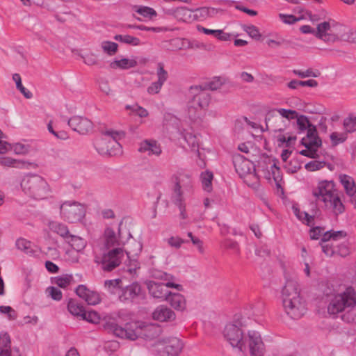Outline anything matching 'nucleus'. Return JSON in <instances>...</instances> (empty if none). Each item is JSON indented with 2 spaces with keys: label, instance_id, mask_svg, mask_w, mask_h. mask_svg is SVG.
<instances>
[{
  "label": "nucleus",
  "instance_id": "57",
  "mask_svg": "<svg viewBox=\"0 0 356 356\" xmlns=\"http://www.w3.org/2000/svg\"><path fill=\"white\" fill-rule=\"evenodd\" d=\"M83 62L88 65H94L97 64V58L92 54H86L83 56Z\"/></svg>",
  "mask_w": 356,
  "mask_h": 356
},
{
  "label": "nucleus",
  "instance_id": "32",
  "mask_svg": "<svg viewBox=\"0 0 356 356\" xmlns=\"http://www.w3.org/2000/svg\"><path fill=\"white\" fill-rule=\"evenodd\" d=\"M66 242L77 252H80L83 250L86 245V241L83 238L72 234L69 237Z\"/></svg>",
  "mask_w": 356,
  "mask_h": 356
},
{
  "label": "nucleus",
  "instance_id": "30",
  "mask_svg": "<svg viewBox=\"0 0 356 356\" xmlns=\"http://www.w3.org/2000/svg\"><path fill=\"white\" fill-rule=\"evenodd\" d=\"M331 29V24L330 22H324L318 24L317 31L316 32V36L324 41H329L330 35L327 33Z\"/></svg>",
  "mask_w": 356,
  "mask_h": 356
},
{
  "label": "nucleus",
  "instance_id": "48",
  "mask_svg": "<svg viewBox=\"0 0 356 356\" xmlns=\"http://www.w3.org/2000/svg\"><path fill=\"white\" fill-rule=\"evenodd\" d=\"M293 73L300 78L317 77L318 76V73L314 72L312 69H307L305 71L293 70Z\"/></svg>",
  "mask_w": 356,
  "mask_h": 356
},
{
  "label": "nucleus",
  "instance_id": "10",
  "mask_svg": "<svg viewBox=\"0 0 356 356\" xmlns=\"http://www.w3.org/2000/svg\"><path fill=\"white\" fill-rule=\"evenodd\" d=\"M233 164L236 172L241 177L253 178L255 181L252 184V186L257 184L258 177L255 173V168L253 163L245 159L240 154L233 155Z\"/></svg>",
  "mask_w": 356,
  "mask_h": 356
},
{
  "label": "nucleus",
  "instance_id": "26",
  "mask_svg": "<svg viewBox=\"0 0 356 356\" xmlns=\"http://www.w3.org/2000/svg\"><path fill=\"white\" fill-rule=\"evenodd\" d=\"M67 307L71 314L79 318L80 319L82 318V313H84L86 310L82 303L73 298L69 299Z\"/></svg>",
  "mask_w": 356,
  "mask_h": 356
},
{
  "label": "nucleus",
  "instance_id": "12",
  "mask_svg": "<svg viewBox=\"0 0 356 356\" xmlns=\"http://www.w3.org/2000/svg\"><path fill=\"white\" fill-rule=\"evenodd\" d=\"M124 256V251L120 248H115L104 253L100 262L102 269L104 272H111L120 266Z\"/></svg>",
  "mask_w": 356,
  "mask_h": 356
},
{
  "label": "nucleus",
  "instance_id": "7",
  "mask_svg": "<svg viewBox=\"0 0 356 356\" xmlns=\"http://www.w3.org/2000/svg\"><path fill=\"white\" fill-rule=\"evenodd\" d=\"M189 91L193 97L188 102V114L190 118L195 119L199 118V111L207 109L210 103L211 97L206 90L202 89V86H192Z\"/></svg>",
  "mask_w": 356,
  "mask_h": 356
},
{
  "label": "nucleus",
  "instance_id": "60",
  "mask_svg": "<svg viewBox=\"0 0 356 356\" xmlns=\"http://www.w3.org/2000/svg\"><path fill=\"white\" fill-rule=\"evenodd\" d=\"M224 245L226 248L232 249L234 251H235L236 252H239L238 244L236 241H234L232 240H226L225 241Z\"/></svg>",
  "mask_w": 356,
  "mask_h": 356
},
{
  "label": "nucleus",
  "instance_id": "62",
  "mask_svg": "<svg viewBox=\"0 0 356 356\" xmlns=\"http://www.w3.org/2000/svg\"><path fill=\"white\" fill-rule=\"evenodd\" d=\"M14 152L17 154H25L28 152V147L21 143H16L13 147Z\"/></svg>",
  "mask_w": 356,
  "mask_h": 356
},
{
  "label": "nucleus",
  "instance_id": "37",
  "mask_svg": "<svg viewBox=\"0 0 356 356\" xmlns=\"http://www.w3.org/2000/svg\"><path fill=\"white\" fill-rule=\"evenodd\" d=\"M13 79L16 83V88L20 91V92L26 99H31L33 97V94L31 91L27 90L22 83V79L19 74L15 73L13 75Z\"/></svg>",
  "mask_w": 356,
  "mask_h": 356
},
{
  "label": "nucleus",
  "instance_id": "38",
  "mask_svg": "<svg viewBox=\"0 0 356 356\" xmlns=\"http://www.w3.org/2000/svg\"><path fill=\"white\" fill-rule=\"evenodd\" d=\"M114 39L117 41L133 46H138L140 44V40L139 38L129 35H115L114 36Z\"/></svg>",
  "mask_w": 356,
  "mask_h": 356
},
{
  "label": "nucleus",
  "instance_id": "43",
  "mask_svg": "<svg viewBox=\"0 0 356 356\" xmlns=\"http://www.w3.org/2000/svg\"><path fill=\"white\" fill-rule=\"evenodd\" d=\"M271 171H272V175L273 177V179L275 182V184L277 187L279 188H280L282 191L283 190L281 187L280 181H282V176H281V172L280 168L277 166L275 163H273V165L271 166Z\"/></svg>",
  "mask_w": 356,
  "mask_h": 356
},
{
  "label": "nucleus",
  "instance_id": "6",
  "mask_svg": "<svg viewBox=\"0 0 356 356\" xmlns=\"http://www.w3.org/2000/svg\"><path fill=\"white\" fill-rule=\"evenodd\" d=\"M21 187L26 195L38 200L45 199L50 193L47 181L36 174L25 175L21 181Z\"/></svg>",
  "mask_w": 356,
  "mask_h": 356
},
{
  "label": "nucleus",
  "instance_id": "52",
  "mask_svg": "<svg viewBox=\"0 0 356 356\" xmlns=\"http://www.w3.org/2000/svg\"><path fill=\"white\" fill-rule=\"evenodd\" d=\"M221 86L222 83L219 79H217L206 83L204 86H202V89L206 90L207 92L208 90H216L220 88Z\"/></svg>",
  "mask_w": 356,
  "mask_h": 356
},
{
  "label": "nucleus",
  "instance_id": "42",
  "mask_svg": "<svg viewBox=\"0 0 356 356\" xmlns=\"http://www.w3.org/2000/svg\"><path fill=\"white\" fill-rule=\"evenodd\" d=\"M343 125L346 132L353 133L356 131V116L349 115L345 118Z\"/></svg>",
  "mask_w": 356,
  "mask_h": 356
},
{
  "label": "nucleus",
  "instance_id": "20",
  "mask_svg": "<svg viewBox=\"0 0 356 356\" xmlns=\"http://www.w3.org/2000/svg\"><path fill=\"white\" fill-rule=\"evenodd\" d=\"M183 348V343L177 337H170L164 340L163 353L167 356H178Z\"/></svg>",
  "mask_w": 356,
  "mask_h": 356
},
{
  "label": "nucleus",
  "instance_id": "41",
  "mask_svg": "<svg viewBox=\"0 0 356 356\" xmlns=\"http://www.w3.org/2000/svg\"><path fill=\"white\" fill-rule=\"evenodd\" d=\"M82 318H81V320H84L92 323H98L101 318L100 315L93 310H85L84 313H82Z\"/></svg>",
  "mask_w": 356,
  "mask_h": 356
},
{
  "label": "nucleus",
  "instance_id": "15",
  "mask_svg": "<svg viewBox=\"0 0 356 356\" xmlns=\"http://www.w3.org/2000/svg\"><path fill=\"white\" fill-rule=\"evenodd\" d=\"M68 125L80 134H86L93 128V124L89 119L81 116H73L70 118Z\"/></svg>",
  "mask_w": 356,
  "mask_h": 356
},
{
  "label": "nucleus",
  "instance_id": "5",
  "mask_svg": "<svg viewBox=\"0 0 356 356\" xmlns=\"http://www.w3.org/2000/svg\"><path fill=\"white\" fill-rule=\"evenodd\" d=\"M102 137L95 140L94 145L99 154L114 156L122 153V147L118 142L125 136L123 131L113 129L101 131Z\"/></svg>",
  "mask_w": 356,
  "mask_h": 356
},
{
  "label": "nucleus",
  "instance_id": "13",
  "mask_svg": "<svg viewBox=\"0 0 356 356\" xmlns=\"http://www.w3.org/2000/svg\"><path fill=\"white\" fill-rule=\"evenodd\" d=\"M312 132L310 131L309 136H306L301 140V144L307 149H302L300 154L302 156L315 159L318 156L317 149L322 145V140L319 137L311 138Z\"/></svg>",
  "mask_w": 356,
  "mask_h": 356
},
{
  "label": "nucleus",
  "instance_id": "22",
  "mask_svg": "<svg viewBox=\"0 0 356 356\" xmlns=\"http://www.w3.org/2000/svg\"><path fill=\"white\" fill-rule=\"evenodd\" d=\"M296 118L297 119V125L300 131H307V136H309L311 131L312 132L311 138L318 137L316 126L309 122L307 116L301 115L300 116L298 115Z\"/></svg>",
  "mask_w": 356,
  "mask_h": 356
},
{
  "label": "nucleus",
  "instance_id": "18",
  "mask_svg": "<svg viewBox=\"0 0 356 356\" xmlns=\"http://www.w3.org/2000/svg\"><path fill=\"white\" fill-rule=\"evenodd\" d=\"M175 186L172 198H183L182 188L188 189L192 187L191 177L187 174L179 173L175 176Z\"/></svg>",
  "mask_w": 356,
  "mask_h": 356
},
{
  "label": "nucleus",
  "instance_id": "33",
  "mask_svg": "<svg viewBox=\"0 0 356 356\" xmlns=\"http://www.w3.org/2000/svg\"><path fill=\"white\" fill-rule=\"evenodd\" d=\"M293 212L297 218L305 223L307 226L313 227L314 223V216L309 215L305 211H301L298 207H293Z\"/></svg>",
  "mask_w": 356,
  "mask_h": 356
},
{
  "label": "nucleus",
  "instance_id": "55",
  "mask_svg": "<svg viewBox=\"0 0 356 356\" xmlns=\"http://www.w3.org/2000/svg\"><path fill=\"white\" fill-rule=\"evenodd\" d=\"M324 232V229L321 228V227H312L310 229V238L312 240H316L318 239L320 236L322 235L323 232Z\"/></svg>",
  "mask_w": 356,
  "mask_h": 356
},
{
  "label": "nucleus",
  "instance_id": "31",
  "mask_svg": "<svg viewBox=\"0 0 356 356\" xmlns=\"http://www.w3.org/2000/svg\"><path fill=\"white\" fill-rule=\"evenodd\" d=\"M218 10L214 8L201 7L194 10L196 17L205 19L208 17H212L218 13Z\"/></svg>",
  "mask_w": 356,
  "mask_h": 356
},
{
  "label": "nucleus",
  "instance_id": "56",
  "mask_svg": "<svg viewBox=\"0 0 356 356\" xmlns=\"http://www.w3.org/2000/svg\"><path fill=\"white\" fill-rule=\"evenodd\" d=\"M215 38L220 41H229L231 40L232 35L224 32L223 30L218 29Z\"/></svg>",
  "mask_w": 356,
  "mask_h": 356
},
{
  "label": "nucleus",
  "instance_id": "28",
  "mask_svg": "<svg viewBox=\"0 0 356 356\" xmlns=\"http://www.w3.org/2000/svg\"><path fill=\"white\" fill-rule=\"evenodd\" d=\"M340 180L346 193L350 196H353L356 188L353 179L346 175H343L340 176Z\"/></svg>",
  "mask_w": 356,
  "mask_h": 356
},
{
  "label": "nucleus",
  "instance_id": "54",
  "mask_svg": "<svg viewBox=\"0 0 356 356\" xmlns=\"http://www.w3.org/2000/svg\"><path fill=\"white\" fill-rule=\"evenodd\" d=\"M280 18L284 23L288 24H293L300 20V18H297L293 15L280 14Z\"/></svg>",
  "mask_w": 356,
  "mask_h": 356
},
{
  "label": "nucleus",
  "instance_id": "34",
  "mask_svg": "<svg viewBox=\"0 0 356 356\" xmlns=\"http://www.w3.org/2000/svg\"><path fill=\"white\" fill-rule=\"evenodd\" d=\"M105 245L109 249L112 247L119 245V241L116 238L115 233L111 228H107L104 232Z\"/></svg>",
  "mask_w": 356,
  "mask_h": 356
},
{
  "label": "nucleus",
  "instance_id": "61",
  "mask_svg": "<svg viewBox=\"0 0 356 356\" xmlns=\"http://www.w3.org/2000/svg\"><path fill=\"white\" fill-rule=\"evenodd\" d=\"M153 277H154L156 278L161 279V280H163L165 281H168L172 278V276L171 275L168 274L164 272H161V271H155L153 273Z\"/></svg>",
  "mask_w": 356,
  "mask_h": 356
},
{
  "label": "nucleus",
  "instance_id": "24",
  "mask_svg": "<svg viewBox=\"0 0 356 356\" xmlns=\"http://www.w3.org/2000/svg\"><path fill=\"white\" fill-rule=\"evenodd\" d=\"M11 340L10 335L6 332L0 333V356H11Z\"/></svg>",
  "mask_w": 356,
  "mask_h": 356
},
{
  "label": "nucleus",
  "instance_id": "64",
  "mask_svg": "<svg viewBox=\"0 0 356 356\" xmlns=\"http://www.w3.org/2000/svg\"><path fill=\"white\" fill-rule=\"evenodd\" d=\"M184 241L179 237H170L168 239V243L172 247L179 248Z\"/></svg>",
  "mask_w": 356,
  "mask_h": 356
},
{
  "label": "nucleus",
  "instance_id": "59",
  "mask_svg": "<svg viewBox=\"0 0 356 356\" xmlns=\"http://www.w3.org/2000/svg\"><path fill=\"white\" fill-rule=\"evenodd\" d=\"M321 247L323 252L327 256L331 257L334 252L332 244L321 243Z\"/></svg>",
  "mask_w": 356,
  "mask_h": 356
},
{
  "label": "nucleus",
  "instance_id": "35",
  "mask_svg": "<svg viewBox=\"0 0 356 356\" xmlns=\"http://www.w3.org/2000/svg\"><path fill=\"white\" fill-rule=\"evenodd\" d=\"M134 10L143 17L149 19L157 16V13L155 10L148 6H135Z\"/></svg>",
  "mask_w": 356,
  "mask_h": 356
},
{
  "label": "nucleus",
  "instance_id": "2",
  "mask_svg": "<svg viewBox=\"0 0 356 356\" xmlns=\"http://www.w3.org/2000/svg\"><path fill=\"white\" fill-rule=\"evenodd\" d=\"M282 299L284 311L291 318L299 319L306 313V302L300 296L296 280H286L282 291Z\"/></svg>",
  "mask_w": 356,
  "mask_h": 356
},
{
  "label": "nucleus",
  "instance_id": "63",
  "mask_svg": "<svg viewBox=\"0 0 356 356\" xmlns=\"http://www.w3.org/2000/svg\"><path fill=\"white\" fill-rule=\"evenodd\" d=\"M45 267L47 270L51 273H58L59 270L58 266L51 261H47L45 262Z\"/></svg>",
  "mask_w": 356,
  "mask_h": 356
},
{
  "label": "nucleus",
  "instance_id": "53",
  "mask_svg": "<svg viewBox=\"0 0 356 356\" xmlns=\"http://www.w3.org/2000/svg\"><path fill=\"white\" fill-rule=\"evenodd\" d=\"M48 130L50 133H51L56 138L62 140H65L67 138V134L64 131H54L53 127L51 125V122H49L47 125Z\"/></svg>",
  "mask_w": 356,
  "mask_h": 356
},
{
  "label": "nucleus",
  "instance_id": "44",
  "mask_svg": "<svg viewBox=\"0 0 356 356\" xmlns=\"http://www.w3.org/2000/svg\"><path fill=\"white\" fill-rule=\"evenodd\" d=\"M325 165V161H312L305 164V168L308 171H316L324 168Z\"/></svg>",
  "mask_w": 356,
  "mask_h": 356
},
{
  "label": "nucleus",
  "instance_id": "49",
  "mask_svg": "<svg viewBox=\"0 0 356 356\" xmlns=\"http://www.w3.org/2000/svg\"><path fill=\"white\" fill-rule=\"evenodd\" d=\"M244 31L252 38L259 40L261 34L257 27L253 25L246 26L244 28Z\"/></svg>",
  "mask_w": 356,
  "mask_h": 356
},
{
  "label": "nucleus",
  "instance_id": "27",
  "mask_svg": "<svg viewBox=\"0 0 356 356\" xmlns=\"http://www.w3.org/2000/svg\"><path fill=\"white\" fill-rule=\"evenodd\" d=\"M52 282L60 288L65 289L68 286L74 284L76 283V281L72 275L64 274L60 276L55 277Z\"/></svg>",
  "mask_w": 356,
  "mask_h": 356
},
{
  "label": "nucleus",
  "instance_id": "16",
  "mask_svg": "<svg viewBox=\"0 0 356 356\" xmlns=\"http://www.w3.org/2000/svg\"><path fill=\"white\" fill-rule=\"evenodd\" d=\"M141 286L138 282H133L121 290L119 300L122 302H131L141 296Z\"/></svg>",
  "mask_w": 356,
  "mask_h": 356
},
{
  "label": "nucleus",
  "instance_id": "36",
  "mask_svg": "<svg viewBox=\"0 0 356 356\" xmlns=\"http://www.w3.org/2000/svg\"><path fill=\"white\" fill-rule=\"evenodd\" d=\"M137 65V61L134 59L122 58L121 60H115L111 64L113 68L119 67L121 69H129Z\"/></svg>",
  "mask_w": 356,
  "mask_h": 356
},
{
  "label": "nucleus",
  "instance_id": "58",
  "mask_svg": "<svg viewBox=\"0 0 356 356\" xmlns=\"http://www.w3.org/2000/svg\"><path fill=\"white\" fill-rule=\"evenodd\" d=\"M17 162V160L8 156L0 157V165L4 166H13Z\"/></svg>",
  "mask_w": 356,
  "mask_h": 356
},
{
  "label": "nucleus",
  "instance_id": "19",
  "mask_svg": "<svg viewBox=\"0 0 356 356\" xmlns=\"http://www.w3.org/2000/svg\"><path fill=\"white\" fill-rule=\"evenodd\" d=\"M138 151L140 153H147L149 156H159L162 153V148L157 140L145 139L140 143Z\"/></svg>",
  "mask_w": 356,
  "mask_h": 356
},
{
  "label": "nucleus",
  "instance_id": "9",
  "mask_svg": "<svg viewBox=\"0 0 356 356\" xmlns=\"http://www.w3.org/2000/svg\"><path fill=\"white\" fill-rule=\"evenodd\" d=\"M61 217L70 223L81 221L86 215L83 204L75 201H65L60 207Z\"/></svg>",
  "mask_w": 356,
  "mask_h": 356
},
{
  "label": "nucleus",
  "instance_id": "3",
  "mask_svg": "<svg viewBox=\"0 0 356 356\" xmlns=\"http://www.w3.org/2000/svg\"><path fill=\"white\" fill-rule=\"evenodd\" d=\"M312 195L318 202L323 203L325 209L338 216L344 212L345 207L342 203L335 184L333 181L322 180L313 189Z\"/></svg>",
  "mask_w": 356,
  "mask_h": 356
},
{
  "label": "nucleus",
  "instance_id": "46",
  "mask_svg": "<svg viewBox=\"0 0 356 356\" xmlns=\"http://www.w3.org/2000/svg\"><path fill=\"white\" fill-rule=\"evenodd\" d=\"M330 140L332 145L336 146L339 143H343L346 140V136L344 134L333 132L330 135Z\"/></svg>",
  "mask_w": 356,
  "mask_h": 356
},
{
  "label": "nucleus",
  "instance_id": "14",
  "mask_svg": "<svg viewBox=\"0 0 356 356\" xmlns=\"http://www.w3.org/2000/svg\"><path fill=\"white\" fill-rule=\"evenodd\" d=\"M75 293L89 305H96L102 301V297L99 292L91 290L84 284H79L75 289Z\"/></svg>",
  "mask_w": 356,
  "mask_h": 356
},
{
  "label": "nucleus",
  "instance_id": "8",
  "mask_svg": "<svg viewBox=\"0 0 356 356\" xmlns=\"http://www.w3.org/2000/svg\"><path fill=\"white\" fill-rule=\"evenodd\" d=\"M104 328L119 338L131 341L138 339L140 332V328L136 322H129L124 326H120L114 321H108L105 323Z\"/></svg>",
  "mask_w": 356,
  "mask_h": 356
},
{
  "label": "nucleus",
  "instance_id": "23",
  "mask_svg": "<svg viewBox=\"0 0 356 356\" xmlns=\"http://www.w3.org/2000/svg\"><path fill=\"white\" fill-rule=\"evenodd\" d=\"M172 307L177 311H184L186 307V301L184 296L178 293H170L166 299Z\"/></svg>",
  "mask_w": 356,
  "mask_h": 356
},
{
  "label": "nucleus",
  "instance_id": "51",
  "mask_svg": "<svg viewBox=\"0 0 356 356\" xmlns=\"http://www.w3.org/2000/svg\"><path fill=\"white\" fill-rule=\"evenodd\" d=\"M16 247L20 250L28 252L31 249V242L24 238H19L16 241Z\"/></svg>",
  "mask_w": 356,
  "mask_h": 356
},
{
  "label": "nucleus",
  "instance_id": "1",
  "mask_svg": "<svg viewBox=\"0 0 356 356\" xmlns=\"http://www.w3.org/2000/svg\"><path fill=\"white\" fill-rule=\"evenodd\" d=\"M224 337L234 348L241 352L249 349L251 356H264L265 347L261 335L254 330L249 331L245 337L243 331L237 325L229 323L223 331Z\"/></svg>",
  "mask_w": 356,
  "mask_h": 356
},
{
  "label": "nucleus",
  "instance_id": "39",
  "mask_svg": "<svg viewBox=\"0 0 356 356\" xmlns=\"http://www.w3.org/2000/svg\"><path fill=\"white\" fill-rule=\"evenodd\" d=\"M213 173L209 171H205L201 174L202 186L204 191L210 192L212 190Z\"/></svg>",
  "mask_w": 356,
  "mask_h": 356
},
{
  "label": "nucleus",
  "instance_id": "4",
  "mask_svg": "<svg viewBox=\"0 0 356 356\" xmlns=\"http://www.w3.org/2000/svg\"><path fill=\"white\" fill-rule=\"evenodd\" d=\"M356 305V291L353 286H348L340 293L330 296L327 312L330 314H337L345 310L347 314L341 316L343 321L350 323L354 321L355 314L350 313Z\"/></svg>",
  "mask_w": 356,
  "mask_h": 356
},
{
  "label": "nucleus",
  "instance_id": "47",
  "mask_svg": "<svg viewBox=\"0 0 356 356\" xmlns=\"http://www.w3.org/2000/svg\"><path fill=\"white\" fill-rule=\"evenodd\" d=\"M277 111L282 117L289 120L295 119L298 116V113L294 110L279 108Z\"/></svg>",
  "mask_w": 356,
  "mask_h": 356
},
{
  "label": "nucleus",
  "instance_id": "11",
  "mask_svg": "<svg viewBox=\"0 0 356 356\" xmlns=\"http://www.w3.org/2000/svg\"><path fill=\"white\" fill-rule=\"evenodd\" d=\"M147 286L149 294L154 298L166 300L170 291L168 290L169 287L175 288L178 291H181L183 287L181 284H175L170 282L167 283L156 282L155 281H148Z\"/></svg>",
  "mask_w": 356,
  "mask_h": 356
},
{
  "label": "nucleus",
  "instance_id": "17",
  "mask_svg": "<svg viewBox=\"0 0 356 356\" xmlns=\"http://www.w3.org/2000/svg\"><path fill=\"white\" fill-rule=\"evenodd\" d=\"M156 75L158 80L152 83L147 88V92L149 95L158 94L168 78V73L164 69V66L162 63H159L157 65Z\"/></svg>",
  "mask_w": 356,
  "mask_h": 356
},
{
  "label": "nucleus",
  "instance_id": "50",
  "mask_svg": "<svg viewBox=\"0 0 356 356\" xmlns=\"http://www.w3.org/2000/svg\"><path fill=\"white\" fill-rule=\"evenodd\" d=\"M51 298L54 300L59 301L63 298L62 292L60 289L54 286H49L47 289Z\"/></svg>",
  "mask_w": 356,
  "mask_h": 356
},
{
  "label": "nucleus",
  "instance_id": "40",
  "mask_svg": "<svg viewBox=\"0 0 356 356\" xmlns=\"http://www.w3.org/2000/svg\"><path fill=\"white\" fill-rule=\"evenodd\" d=\"M101 47L104 53L109 56H113L118 51V44L111 41H103L101 43Z\"/></svg>",
  "mask_w": 356,
  "mask_h": 356
},
{
  "label": "nucleus",
  "instance_id": "25",
  "mask_svg": "<svg viewBox=\"0 0 356 356\" xmlns=\"http://www.w3.org/2000/svg\"><path fill=\"white\" fill-rule=\"evenodd\" d=\"M49 227L50 230L54 233H56L62 238H63L65 241L69 238V237L72 235L70 233L68 227L66 225L63 224L58 222H50L49 225Z\"/></svg>",
  "mask_w": 356,
  "mask_h": 356
},
{
  "label": "nucleus",
  "instance_id": "21",
  "mask_svg": "<svg viewBox=\"0 0 356 356\" xmlns=\"http://www.w3.org/2000/svg\"><path fill=\"white\" fill-rule=\"evenodd\" d=\"M152 317L154 320L165 322L175 320L176 315L175 312L168 307L160 305L154 311Z\"/></svg>",
  "mask_w": 356,
  "mask_h": 356
},
{
  "label": "nucleus",
  "instance_id": "29",
  "mask_svg": "<svg viewBox=\"0 0 356 356\" xmlns=\"http://www.w3.org/2000/svg\"><path fill=\"white\" fill-rule=\"evenodd\" d=\"M121 279H114L110 280H106L104 282V286L107 291L111 294L121 293L122 286L121 285Z\"/></svg>",
  "mask_w": 356,
  "mask_h": 356
},
{
  "label": "nucleus",
  "instance_id": "45",
  "mask_svg": "<svg viewBox=\"0 0 356 356\" xmlns=\"http://www.w3.org/2000/svg\"><path fill=\"white\" fill-rule=\"evenodd\" d=\"M173 202L176 206L178 207L180 211V217L182 219L187 218V214L186 211V204L184 202V198H172Z\"/></svg>",
  "mask_w": 356,
  "mask_h": 356
}]
</instances>
